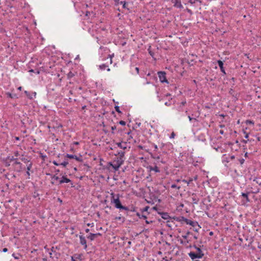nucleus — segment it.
<instances>
[{
    "label": "nucleus",
    "instance_id": "f257e3e1",
    "mask_svg": "<svg viewBox=\"0 0 261 261\" xmlns=\"http://www.w3.org/2000/svg\"><path fill=\"white\" fill-rule=\"evenodd\" d=\"M111 203H114L115 207L116 208L119 209L120 210H123L127 211H129V208L128 207L123 206L121 204L118 195H117V197L116 198H115V195L114 194V193H111Z\"/></svg>",
    "mask_w": 261,
    "mask_h": 261
},
{
    "label": "nucleus",
    "instance_id": "f03ea898",
    "mask_svg": "<svg viewBox=\"0 0 261 261\" xmlns=\"http://www.w3.org/2000/svg\"><path fill=\"white\" fill-rule=\"evenodd\" d=\"M184 221L186 222L187 224L190 225L191 226H192L194 227L193 230L198 232L200 228H201V227L198 224V222L197 221H192L191 220L188 219L187 218H186L184 217H182Z\"/></svg>",
    "mask_w": 261,
    "mask_h": 261
},
{
    "label": "nucleus",
    "instance_id": "7ed1b4c3",
    "mask_svg": "<svg viewBox=\"0 0 261 261\" xmlns=\"http://www.w3.org/2000/svg\"><path fill=\"white\" fill-rule=\"evenodd\" d=\"M151 158L155 160L158 163H161L163 164H166L167 160L166 158H164L162 154H158L155 153H150Z\"/></svg>",
    "mask_w": 261,
    "mask_h": 261
},
{
    "label": "nucleus",
    "instance_id": "20e7f679",
    "mask_svg": "<svg viewBox=\"0 0 261 261\" xmlns=\"http://www.w3.org/2000/svg\"><path fill=\"white\" fill-rule=\"evenodd\" d=\"M10 162H13L12 165L14 167L17 166V171H20L22 169V163L18 161L17 158H14V156H10Z\"/></svg>",
    "mask_w": 261,
    "mask_h": 261
},
{
    "label": "nucleus",
    "instance_id": "39448f33",
    "mask_svg": "<svg viewBox=\"0 0 261 261\" xmlns=\"http://www.w3.org/2000/svg\"><path fill=\"white\" fill-rule=\"evenodd\" d=\"M188 255L193 260H194L196 258H201L204 256V253L203 251L199 250V253L191 251L188 253Z\"/></svg>",
    "mask_w": 261,
    "mask_h": 261
},
{
    "label": "nucleus",
    "instance_id": "423d86ee",
    "mask_svg": "<svg viewBox=\"0 0 261 261\" xmlns=\"http://www.w3.org/2000/svg\"><path fill=\"white\" fill-rule=\"evenodd\" d=\"M158 74L161 83H166L168 84V81L166 79V73L165 71H159Z\"/></svg>",
    "mask_w": 261,
    "mask_h": 261
},
{
    "label": "nucleus",
    "instance_id": "0eeeda50",
    "mask_svg": "<svg viewBox=\"0 0 261 261\" xmlns=\"http://www.w3.org/2000/svg\"><path fill=\"white\" fill-rule=\"evenodd\" d=\"M79 238L80 244L83 246L84 249L86 250L87 248V244L85 237H84L83 234H80L79 236Z\"/></svg>",
    "mask_w": 261,
    "mask_h": 261
},
{
    "label": "nucleus",
    "instance_id": "6e6552de",
    "mask_svg": "<svg viewBox=\"0 0 261 261\" xmlns=\"http://www.w3.org/2000/svg\"><path fill=\"white\" fill-rule=\"evenodd\" d=\"M65 157L69 158V159H74L76 160V161H79V162H83V160L82 158L81 155H80V156H77L76 155H74V154H70L67 153L65 155Z\"/></svg>",
    "mask_w": 261,
    "mask_h": 261
},
{
    "label": "nucleus",
    "instance_id": "1a4fd4ad",
    "mask_svg": "<svg viewBox=\"0 0 261 261\" xmlns=\"http://www.w3.org/2000/svg\"><path fill=\"white\" fill-rule=\"evenodd\" d=\"M171 3L173 4V6L176 8H183L180 0H171Z\"/></svg>",
    "mask_w": 261,
    "mask_h": 261
},
{
    "label": "nucleus",
    "instance_id": "9d476101",
    "mask_svg": "<svg viewBox=\"0 0 261 261\" xmlns=\"http://www.w3.org/2000/svg\"><path fill=\"white\" fill-rule=\"evenodd\" d=\"M82 254H75L71 257V261H82Z\"/></svg>",
    "mask_w": 261,
    "mask_h": 261
},
{
    "label": "nucleus",
    "instance_id": "9b49d317",
    "mask_svg": "<svg viewBox=\"0 0 261 261\" xmlns=\"http://www.w3.org/2000/svg\"><path fill=\"white\" fill-rule=\"evenodd\" d=\"M101 234L99 232L96 233H90L89 235L87 237L88 239L93 241L97 236H101Z\"/></svg>",
    "mask_w": 261,
    "mask_h": 261
},
{
    "label": "nucleus",
    "instance_id": "f8f14e48",
    "mask_svg": "<svg viewBox=\"0 0 261 261\" xmlns=\"http://www.w3.org/2000/svg\"><path fill=\"white\" fill-rule=\"evenodd\" d=\"M147 169L150 172H151L152 171H153L156 173H158V172H160L159 168L156 166H155L154 167H153L152 166H148L147 167Z\"/></svg>",
    "mask_w": 261,
    "mask_h": 261
},
{
    "label": "nucleus",
    "instance_id": "ddd939ff",
    "mask_svg": "<svg viewBox=\"0 0 261 261\" xmlns=\"http://www.w3.org/2000/svg\"><path fill=\"white\" fill-rule=\"evenodd\" d=\"M3 161L6 167L10 166L12 162H10V156H8L6 158L4 159Z\"/></svg>",
    "mask_w": 261,
    "mask_h": 261
},
{
    "label": "nucleus",
    "instance_id": "4468645a",
    "mask_svg": "<svg viewBox=\"0 0 261 261\" xmlns=\"http://www.w3.org/2000/svg\"><path fill=\"white\" fill-rule=\"evenodd\" d=\"M192 201L193 204H198L199 199L197 197L196 194L195 193H193L192 194Z\"/></svg>",
    "mask_w": 261,
    "mask_h": 261
},
{
    "label": "nucleus",
    "instance_id": "2eb2a0df",
    "mask_svg": "<svg viewBox=\"0 0 261 261\" xmlns=\"http://www.w3.org/2000/svg\"><path fill=\"white\" fill-rule=\"evenodd\" d=\"M61 178L63 180V181L64 183H70L71 187H73L74 186L73 185L72 181L68 178L67 177V176H63Z\"/></svg>",
    "mask_w": 261,
    "mask_h": 261
},
{
    "label": "nucleus",
    "instance_id": "dca6fc26",
    "mask_svg": "<svg viewBox=\"0 0 261 261\" xmlns=\"http://www.w3.org/2000/svg\"><path fill=\"white\" fill-rule=\"evenodd\" d=\"M123 158H124L117 157L116 160H114V163L116 162V163H118V165H117L118 166H121V165H122L124 162Z\"/></svg>",
    "mask_w": 261,
    "mask_h": 261
},
{
    "label": "nucleus",
    "instance_id": "f3484780",
    "mask_svg": "<svg viewBox=\"0 0 261 261\" xmlns=\"http://www.w3.org/2000/svg\"><path fill=\"white\" fill-rule=\"evenodd\" d=\"M218 64L220 68L221 71L222 72H223L224 74H226V72H225V71L224 67H223V65H224L223 62L221 60H218Z\"/></svg>",
    "mask_w": 261,
    "mask_h": 261
},
{
    "label": "nucleus",
    "instance_id": "a211bd4d",
    "mask_svg": "<svg viewBox=\"0 0 261 261\" xmlns=\"http://www.w3.org/2000/svg\"><path fill=\"white\" fill-rule=\"evenodd\" d=\"M250 193V192H247L246 193H242L241 196L245 199V202H248L250 201V199L248 197V195Z\"/></svg>",
    "mask_w": 261,
    "mask_h": 261
},
{
    "label": "nucleus",
    "instance_id": "6ab92c4d",
    "mask_svg": "<svg viewBox=\"0 0 261 261\" xmlns=\"http://www.w3.org/2000/svg\"><path fill=\"white\" fill-rule=\"evenodd\" d=\"M158 213L160 215L161 217L167 220L170 218V216L169 215V214L168 213H165V212H158Z\"/></svg>",
    "mask_w": 261,
    "mask_h": 261
},
{
    "label": "nucleus",
    "instance_id": "aec40b11",
    "mask_svg": "<svg viewBox=\"0 0 261 261\" xmlns=\"http://www.w3.org/2000/svg\"><path fill=\"white\" fill-rule=\"evenodd\" d=\"M117 145L119 147L124 150L127 148V143L126 142H119L117 143Z\"/></svg>",
    "mask_w": 261,
    "mask_h": 261
},
{
    "label": "nucleus",
    "instance_id": "412c9836",
    "mask_svg": "<svg viewBox=\"0 0 261 261\" xmlns=\"http://www.w3.org/2000/svg\"><path fill=\"white\" fill-rule=\"evenodd\" d=\"M125 152L122 150L117 151L116 153L115 154L116 156L119 155L120 158H124Z\"/></svg>",
    "mask_w": 261,
    "mask_h": 261
},
{
    "label": "nucleus",
    "instance_id": "4be33fe9",
    "mask_svg": "<svg viewBox=\"0 0 261 261\" xmlns=\"http://www.w3.org/2000/svg\"><path fill=\"white\" fill-rule=\"evenodd\" d=\"M23 156H24V155L22 154L21 155V157L19 158V159H20V160L21 161H22L24 163H29L31 162L30 160H28V159L23 157Z\"/></svg>",
    "mask_w": 261,
    "mask_h": 261
},
{
    "label": "nucleus",
    "instance_id": "5701e85b",
    "mask_svg": "<svg viewBox=\"0 0 261 261\" xmlns=\"http://www.w3.org/2000/svg\"><path fill=\"white\" fill-rule=\"evenodd\" d=\"M118 4L122 5L123 8L127 9L128 10V8H127L128 4L125 1H120V2L118 3Z\"/></svg>",
    "mask_w": 261,
    "mask_h": 261
},
{
    "label": "nucleus",
    "instance_id": "b1692460",
    "mask_svg": "<svg viewBox=\"0 0 261 261\" xmlns=\"http://www.w3.org/2000/svg\"><path fill=\"white\" fill-rule=\"evenodd\" d=\"M186 63H187V64L190 66H193L194 65H195L196 63V61H195L194 60L192 59V60H191L190 61H189L188 60L186 61Z\"/></svg>",
    "mask_w": 261,
    "mask_h": 261
},
{
    "label": "nucleus",
    "instance_id": "393cba45",
    "mask_svg": "<svg viewBox=\"0 0 261 261\" xmlns=\"http://www.w3.org/2000/svg\"><path fill=\"white\" fill-rule=\"evenodd\" d=\"M75 73L76 72H73L72 71L69 72L67 74V79L69 80L74 77Z\"/></svg>",
    "mask_w": 261,
    "mask_h": 261
},
{
    "label": "nucleus",
    "instance_id": "a878e982",
    "mask_svg": "<svg viewBox=\"0 0 261 261\" xmlns=\"http://www.w3.org/2000/svg\"><path fill=\"white\" fill-rule=\"evenodd\" d=\"M6 95L8 97L11 98H17V95L16 94H11L10 92H7L6 93Z\"/></svg>",
    "mask_w": 261,
    "mask_h": 261
},
{
    "label": "nucleus",
    "instance_id": "bb28decb",
    "mask_svg": "<svg viewBox=\"0 0 261 261\" xmlns=\"http://www.w3.org/2000/svg\"><path fill=\"white\" fill-rule=\"evenodd\" d=\"M130 69H131V71H132L133 73H134V71H133L134 69V70L136 71L137 74H139V67H134V66H131Z\"/></svg>",
    "mask_w": 261,
    "mask_h": 261
},
{
    "label": "nucleus",
    "instance_id": "cd10ccee",
    "mask_svg": "<svg viewBox=\"0 0 261 261\" xmlns=\"http://www.w3.org/2000/svg\"><path fill=\"white\" fill-rule=\"evenodd\" d=\"M118 165V164L116 163V162H115V163L113 162V165H112V168L114 169V170L115 171L118 170L119 169L120 167L121 166H117Z\"/></svg>",
    "mask_w": 261,
    "mask_h": 261
},
{
    "label": "nucleus",
    "instance_id": "c85d7f7f",
    "mask_svg": "<svg viewBox=\"0 0 261 261\" xmlns=\"http://www.w3.org/2000/svg\"><path fill=\"white\" fill-rule=\"evenodd\" d=\"M253 181H255L257 184L259 185H261V178L257 177H253Z\"/></svg>",
    "mask_w": 261,
    "mask_h": 261
},
{
    "label": "nucleus",
    "instance_id": "c756f323",
    "mask_svg": "<svg viewBox=\"0 0 261 261\" xmlns=\"http://www.w3.org/2000/svg\"><path fill=\"white\" fill-rule=\"evenodd\" d=\"M33 163L32 162H30L29 163H28L27 165V171H30L32 168Z\"/></svg>",
    "mask_w": 261,
    "mask_h": 261
},
{
    "label": "nucleus",
    "instance_id": "7c9ffc66",
    "mask_svg": "<svg viewBox=\"0 0 261 261\" xmlns=\"http://www.w3.org/2000/svg\"><path fill=\"white\" fill-rule=\"evenodd\" d=\"M222 161L223 162H226V163H228L229 162V159L227 158V156H226V154H223V156H222Z\"/></svg>",
    "mask_w": 261,
    "mask_h": 261
},
{
    "label": "nucleus",
    "instance_id": "2f4dec72",
    "mask_svg": "<svg viewBox=\"0 0 261 261\" xmlns=\"http://www.w3.org/2000/svg\"><path fill=\"white\" fill-rule=\"evenodd\" d=\"M136 215L139 218H143L144 219H147V217L146 216L144 215H141L140 213L139 212H137L136 213Z\"/></svg>",
    "mask_w": 261,
    "mask_h": 261
},
{
    "label": "nucleus",
    "instance_id": "473e14b6",
    "mask_svg": "<svg viewBox=\"0 0 261 261\" xmlns=\"http://www.w3.org/2000/svg\"><path fill=\"white\" fill-rule=\"evenodd\" d=\"M113 163L111 162H108L107 163V165L106 166H103V169H108L109 170V168L110 167H112Z\"/></svg>",
    "mask_w": 261,
    "mask_h": 261
},
{
    "label": "nucleus",
    "instance_id": "72a5a7b5",
    "mask_svg": "<svg viewBox=\"0 0 261 261\" xmlns=\"http://www.w3.org/2000/svg\"><path fill=\"white\" fill-rule=\"evenodd\" d=\"M186 113L188 115V118L190 121H192L193 120L195 121H197L196 118L192 117L189 114H188L187 111H186Z\"/></svg>",
    "mask_w": 261,
    "mask_h": 261
},
{
    "label": "nucleus",
    "instance_id": "f704fd0d",
    "mask_svg": "<svg viewBox=\"0 0 261 261\" xmlns=\"http://www.w3.org/2000/svg\"><path fill=\"white\" fill-rule=\"evenodd\" d=\"M150 208L149 206H146L145 207H144V208H141L140 210L141 212L142 213H144V212H148V210Z\"/></svg>",
    "mask_w": 261,
    "mask_h": 261
},
{
    "label": "nucleus",
    "instance_id": "c9c22d12",
    "mask_svg": "<svg viewBox=\"0 0 261 261\" xmlns=\"http://www.w3.org/2000/svg\"><path fill=\"white\" fill-rule=\"evenodd\" d=\"M251 189L253 190L250 191V193L256 194V193H258L259 192V188L253 189L252 188H251Z\"/></svg>",
    "mask_w": 261,
    "mask_h": 261
},
{
    "label": "nucleus",
    "instance_id": "e433bc0d",
    "mask_svg": "<svg viewBox=\"0 0 261 261\" xmlns=\"http://www.w3.org/2000/svg\"><path fill=\"white\" fill-rule=\"evenodd\" d=\"M192 181H193L192 178H190L189 180H187V179L182 180V182L187 184L188 185H189Z\"/></svg>",
    "mask_w": 261,
    "mask_h": 261
},
{
    "label": "nucleus",
    "instance_id": "4c0bfd02",
    "mask_svg": "<svg viewBox=\"0 0 261 261\" xmlns=\"http://www.w3.org/2000/svg\"><path fill=\"white\" fill-rule=\"evenodd\" d=\"M245 123L246 124H252V125L254 124V122L251 120H246Z\"/></svg>",
    "mask_w": 261,
    "mask_h": 261
},
{
    "label": "nucleus",
    "instance_id": "58836bf2",
    "mask_svg": "<svg viewBox=\"0 0 261 261\" xmlns=\"http://www.w3.org/2000/svg\"><path fill=\"white\" fill-rule=\"evenodd\" d=\"M68 164V162L67 160H65L64 162L60 163V165L63 166V167H66Z\"/></svg>",
    "mask_w": 261,
    "mask_h": 261
},
{
    "label": "nucleus",
    "instance_id": "ea45409f",
    "mask_svg": "<svg viewBox=\"0 0 261 261\" xmlns=\"http://www.w3.org/2000/svg\"><path fill=\"white\" fill-rule=\"evenodd\" d=\"M193 247H194L196 250V252H195L196 253H199V250L202 251L200 247L196 246L195 245H193Z\"/></svg>",
    "mask_w": 261,
    "mask_h": 261
},
{
    "label": "nucleus",
    "instance_id": "a19ab883",
    "mask_svg": "<svg viewBox=\"0 0 261 261\" xmlns=\"http://www.w3.org/2000/svg\"><path fill=\"white\" fill-rule=\"evenodd\" d=\"M52 180H55L56 181H58L60 179V178L59 176H57L56 175H53L51 177Z\"/></svg>",
    "mask_w": 261,
    "mask_h": 261
},
{
    "label": "nucleus",
    "instance_id": "79ce46f5",
    "mask_svg": "<svg viewBox=\"0 0 261 261\" xmlns=\"http://www.w3.org/2000/svg\"><path fill=\"white\" fill-rule=\"evenodd\" d=\"M115 219L122 221V222H123L124 221V220H125L124 217H121V216L116 217L115 218Z\"/></svg>",
    "mask_w": 261,
    "mask_h": 261
},
{
    "label": "nucleus",
    "instance_id": "37998d69",
    "mask_svg": "<svg viewBox=\"0 0 261 261\" xmlns=\"http://www.w3.org/2000/svg\"><path fill=\"white\" fill-rule=\"evenodd\" d=\"M51 251L52 252H54L55 253V255H56V257L57 258H58V256H60V253H58L57 252H56L55 250H54V247H53L51 248Z\"/></svg>",
    "mask_w": 261,
    "mask_h": 261
},
{
    "label": "nucleus",
    "instance_id": "c03bdc74",
    "mask_svg": "<svg viewBox=\"0 0 261 261\" xmlns=\"http://www.w3.org/2000/svg\"><path fill=\"white\" fill-rule=\"evenodd\" d=\"M107 67V65L103 64L99 66V68L101 70H105Z\"/></svg>",
    "mask_w": 261,
    "mask_h": 261
},
{
    "label": "nucleus",
    "instance_id": "a18cd8bd",
    "mask_svg": "<svg viewBox=\"0 0 261 261\" xmlns=\"http://www.w3.org/2000/svg\"><path fill=\"white\" fill-rule=\"evenodd\" d=\"M115 109L116 110V112H117L118 113H121V111L120 110V108H119V107L118 106H115Z\"/></svg>",
    "mask_w": 261,
    "mask_h": 261
},
{
    "label": "nucleus",
    "instance_id": "49530a36",
    "mask_svg": "<svg viewBox=\"0 0 261 261\" xmlns=\"http://www.w3.org/2000/svg\"><path fill=\"white\" fill-rule=\"evenodd\" d=\"M64 184V182L63 181V180L61 178H60V179L58 180V182H57V185L58 186L60 185H62Z\"/></svg>",
    "mask_w": 261,
    "mask_h": 261
},
{
    "label": "nucleus",
    "instance_id": "de8ad7c7",
    "mask_svg": "<svg viewBox=\"0 0 261 261\" xmlns=\"http://www.w3.org/2000/svg\"><path fill=\"white\" fill-rule=\"evenodd\" d=\"M238 161L240 162L241 165H243L245 162V160L243 158L238 159Z\"/></svg>",
    "mask_w": 261,
    "mask_h": 261
},
{
    "label": "nucleus",
    "instance_id": "09e8293b",
    "mask_svg": "<svg viewBox=\"0 0 261 261\" xmlns=\"http://www.w3.org/2000/svg\"><path fill=\"white\" fill-rule=\"evenodd\" d=\"M138 148H139L140 149L145 150V151H147V150L145 149V146H142L141 145H139L138 146Z\"/></svg>",
    "mask_w": 261,
    "mask_h": 261
},
{
    "label": "nucleus",
    "instance_id": "8fccbe9b",
    "mask_svg": "<svg viewBox=\"0 0 261 261\" xmlns=\"http://www.w3.org/2000/svg\"><path fill=\"white\" fill-rule=\"evenodd\" d=\"M116 129V126L115 125L111 126L112 133L115 134L114 130Z\"/></svg>",
    "mask_w": 261,
    "mask_h": 261
},
{
    "label": "nucleus",
    "instance_id": "3c124183",
    "mask_svg": "<svg viewBox=\"0 0 261 261\" xmlns=\"http://www.w3.org/2000/svg\"><path fill=\"white\" fill-rule=\"evenodd\" d=\"M14 157L15 156L16 158H17L20 155L19 152L18 151H15L14 153Z\"/></svg>",
    "mask_w": 261,
    "mask_h": 261
},
{
    "label": "nucleus",
    "instance_id": "603ef678",
    "mask_svg": "<svg viewBox=\"0 0 261 261\" xmlns=\"http://www.w3.org/2000/svg\"><path fill=\"white\" fill-rule=\"evenodd\" d=\"M152 146L154 148V151H156L158 150V146L156 144H154V143L152 144Z\"/></svg>",
    "mask_w": 261,
    "mask_h": 261
},
{
    "label": "nucleus",
    "instance_id": "864d4df0",
    "mask_svg": "<svg viewBox=\"0 0 261 261\" xmlns=\"http://www.w3.org/2000/svg\"><path fill=\"white\" fill-rule=\"evenodd\" d=\"M190 232L189 231H188L186 234L185 235H183L182 237L183 238H184L185 239H187V238H188V235L190 234Z\"/></svg>",
    "mask_w": 261,
    "mask_h": 261
},
{
    "label": "nucleus",
    "instance_id": "5fc2aeb1",
    "mask_svg": "<svg viewBox=\"0 0 261 261\" xmlns=\"http://www.w3.org/2000/svg\"><path fill=\"white\" fill-rule=\"evenodd\" d=\"M118 123L121 125H125L126 124V122L123 120L120 121Z\"/></svg>",
    "mask_w": 261,
    "mask_h": 261
},
{
    "label": "nucleus",
    "instance_id": "6e6d98bb",
    "mask_svg": "<svg viewBox=\"0 0 261 261\" xmlns=\"http://www.w3.org/2000/svg\"><path fill=\"white\" fill-rule=\"evenodd\" d=\"M148 53H149V54H150V55L151 57H153V56H154V53H153V51H152L151 50H150V49H149V48L148 49Z\"/></svg>",
    "mask_w": 261,
    "mask_h": 261
},
{
    "label": "nucleus",
    "instance_id": "4d7b16f0",
    "mask_svg": "<svg viewBox=\"0 0 261 261\" xmlns=\"http://www.w3.org/2000/svg\"><path fill=\"white\" fill-rule=\"evenodd\" d=\"M114 54H113L112 55H109V57L110 58V63H112V58L114 57Z\"/></svg>",
    "mask_w": 261,
    "mask_h": 261
},
{
    "label": "nucleus",
    "instance_id": "13d9d810",
    "mask_svg": "<svg viewBox=\"0 0 261 261\" xmlns=\"http://www.w3.org/2000/svg\"><path fill=\"white\" fill-rule=\"evenodd\" d=\"M186 11L187 12L189 13L190 15H192L193 14V12L191 10L188 9V8H187L186 9Z\"/></svg>",
    "mask_w": 261,
    "mask_h": 261
},
{
    "label": "nucleus",
    "instance_id": "bf43d9fd",
    "mask_svg": "<svg viewBox=\"0 0 261 261\" xmlns=\"http://www.w3.org/2000/svg\"><path fill=\"white\" fill-rule=\"evenodd\" d=\"M175 134L173 132L170 135V139H173L175 137Z\"/></svg>",
    "mask_w": 261,
    "mask_h": 261
},
{
    "label": "nucleus",
    "instance_id": "052dcab7",
    "mask_svg": "<svg viewBox=\"0 0 261 261\" xmlns=\"http://www.w3.org/2000/svg\"><path fill=\"white\" fill-rule=\"evenodd\" d=\"M39 196V194L37 192H35L34 193L33 197H34V198H36L37 197H38Z\"/></svg>",
    "mask_w": 261,
    "mask_h": 261
},
{
    "label": "nucleus",
    "instance_id": "680f3d73",
    "mask_svg": "<svg viewBox=\"0 0 261 261\" xmlns=\"http://www.w3.org/2000/svg\"><path fill=\"white\" fill-rule=\"evenodd\" d=\"M40 157L42 159V160H45V158H46V155H43L42 153H40Z\"/></svg>",
    "mask_w": 261,
    "mask_h": 261
},
{
    "label": "nucleus",
    "instance_id": "e2e57ef3",
    "mask_svg": "<svg viewBox=\"0 0 261 261\" xmlns=\"http://www.w3.org/2000/svg\"><path fill=\"white\" fill-rule=\"evenodd\" d=\"M196 0H189V3H190L192 5H193L195 3Z\"/></svg>",
    "mask_w": 261,
    "mask_h": 261
},
{
    "label": "nucleus",
    "instance_id": "0e129e2a",
    "mask_svg": "<svg viewBox=\"0 0 261 261\" xmlns=\"http://www.w3.org/2000/svg\"><path fill=\"white\" fill-rule=\"evenodd\" d=\"M51 184L53 185H57V182H56L55 180H52L51 179Z\"/></svg>",
    "mask_w": 261,
    "mask_h": 261
},
{
    "label": "nucleus",
    "instance_id": "69168bd1",
    "mask_svg": "<svg viewBox=\"0 0 261 261\" xmlns=\"http://www.w3.org/2000/svg\"><path fill=\"white\" fill-rule=\"evenodd\" d=\"M165 105L166 106H170V105H171V102H170V101H167V102H166L165 103Z\"/></svg>",
    "mask_w": 261,
    "mask_h": 261
},
{
    "label": "nucleus",
    "instance_id": "338daca9",
    "mask_svg": "<svg viewBox=\"0 0 261 261\" xmlns=\"http://www.w3.org/2000/svg\"><path fill=\"white\" fill-rule=\"evenodd\" d=\"M244 133L245 134V138L246 139H248L249 137V135L245 131H244Z\"/></svg>",
    "mask_w": 261,
    "mask_h": 261
},
{
    "label": "nucleus",
    "instance_id": "774afa93",
    "mask_svg": "<svg viewBox=\"0 0 261 261\" xmlns=\"http://www.w3.org/2000/svg\"><path fill=\"white\" fill-rule=\"evenodd\" d=\"M53 163L56 165V166H59L60 165V163H58L56 161H54L53 162Z\"/></svg>",
    "mask_w": 261,
    "mask_h": 261
}]
</instances>
